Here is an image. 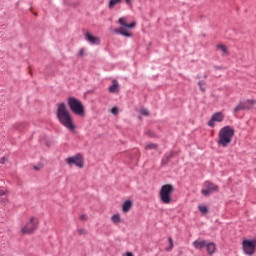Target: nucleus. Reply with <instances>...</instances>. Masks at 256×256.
Here are the masks:
<instances>
[{"instance_id":"1","label":"nucleus","mask_w":256,"mask_h":256,"mask_svg":"<svg viewBox=\"0 0 256 256\" xmlns=\"http://www.w3.org/2000/svg\"><path fill=\"white\" fill-rule=\"evenodd\" d=\"M56 117L63 127H66L69 131H75V121L67 110L65 103L57 104Z\"/></svg>"},{"instance_id":"2","label":"nucleus","mask_w":256,"mask_h":256,"mask_svg":"<svg viewBox=\"0 0 256 256\" xmlns=\"http://www.w3.org/2000/svg\"><path fill=\"white\" fill-rule=\"evenodd\" d=\"M233 137H235V129L231 126H224L218 133L217 144L220 147H229L231 141H233Z\"/></svg>"},{"instance_id":"3","label":"nucleus","mask_w":256,"mask_h":256,"mask_svg":"<svg viewBox=\"0 0 256 256\" xmlns=\"http://www.w3.org/2000/svg\"><path fill=\"white\" fill-rule=\"evenodd\" d=\"M68 105L74 115H78L79 117L85 116V106L83 105V102H81V100L75 97H69Z\"/></svg>"},{"instance_id":"4","label":"nucleus","mask_w":256,"mask_h":256,"mask_svg":"<svg viewBox=\"0 0 256 256\" xmlns=\"http://www.w3.org/2000/svg\"><path fill=\"white\" fill-rule=\"evenodd\" d=\"M175 193V188L171 184H165L162 186L160 190V201L164 203V205H169V203H173V198L171 195Z\"/></svg>"},{"instance_id":"5","label":"nucleus","mask_w":256,"mask_h":256,"mask_svg":"<svg viewBox=\"0 0 256 256\" xmlns=\"http://www.w3.org/2000/svg\"><path fill=\"white\" fill-rule=\"evenodd\" d=\"M37 227H39V219L31 217L30 220L22 227L21 231L24 235H31V233H35V231H37Z\"/></svg>"},{"instance_id":"6","label":"nucleus","mask_w":256,"mask_h":256,"mask_svg":"<svg viewBox=\"0 0 256 256\" xmlns=\"http://www.w3.org/2000/svg\"><path fill=\"white\" fill-rule=\"evenodd\" d=\"M215 191H219V186L215 185L211 181H206L201 193L204 195V197H209V195H211V193H215Z\"/></svg>"},{"instance_id":"7","label":"nucleus","mask_w":256,"mask_h":256,"mask_svg":"<svg viewBox=\"0 0 256 256\" xmlns=\"http://www.w3.org/2000/svg\"><path fill=\"white\" fill-rule=\"evenodd\" d=\"M68 165H76L78 169H83V155L76 154L75 156L69 157L66 159Z\"/></svg>"},{"instance_id":"8","label":"nucleus","mask_w":256,"mask_h":256,"mask_svg":"<svg viewBox=\"0 0 256 256\" xmlns=\"http://www.w3.org/2000/svg\"><path fill=\"white\" fill-rule=\"evenodd\" d=\"M243 250L246 255H255V242L251 240H244Z\"/></svg>"},{"instance_id":"9","label":"nucleus","mask_w":256,"mask_h":256,"mask_svg":"<svg viewBox=\"0 0 256 256\" xmlns=\"http://www.w3.org/2000/svg\"><path fill=\"white\" fill-rule=\"evenodd\" d=\"M225 119V116L221 112H216L212 115L210 121H208L207 125L209 127H215V122L216 123H221Z\"/></svg>"},{"instance_id":"10","label":"nucleus","mask_w":256,"mask_h":256,"mask_svg":"<svg viewBox=\"0 0 256 256\" xmlns=\"http://www.w3.org/2000/svg\"><path fill=\"white\" fill-rule=\"evenodd\" d=\"M85 40L90 44V45H101V38L94 36L91 34V32H87L85 34Z\"/></svg>"},{"instance_id":"11","label":"nucleus","mask_w":256,"mask_h":256,"mask_svg":"<svg viewBox=\"0 0 256 256\" xmlns=\"http://www.w3.org/2000/svg\"><path fill=\"white\" fill-rule=\"evenodd\" d=\"M118 22L120 23V25H122V27H125L126 29H133L137 25L136 22H132L131 24H128L127 18L125 17L119 18Z\"/></svg>"},{"instance_id":"12","label":"nucleus","mask_w":256,"mask_h":256,"mask_svg":"<svg viewBox=\"0 0 256 256\" xmlns=\"http://www.w3.org/2000/svg\"><path fill=\"white\" fill-rule=\"evenodd\" d=\"M115 33H117V35H123V37H133V33L129 32L125 27L115 29Z\"/></svg>"},{"instance_id":"13","label":"nucleus","mask_w":256,"mask_h":256,"mask_svg":"<svg viewBox=\"0 0 256 256\" xmlns=\"http://www.w3.org/2000/svg\"><path fill=\"white\" fill-rule=\"evenodd\" d=\"M209 241H207V240H195L194 242H193V247L195 248V249H199V250H201V249H205L206 247H207V243H208Z\"/></svg>"},{"instance_id":"14","label":"nucleus","mask_w":256,"mask_h":256,"mask_svg":"<svg viewBox=\"0 0 256 256\" xmlns=\"http://www.w3.org/2000/svg\"><path fill=\"white\" fill-rule=\"evenodd\" d=\"M132 208H133V201L131 200H126L122 205V211L124 213H129V211H131Z\"/></svg>"},{"instance_id":"15","label":"nucleus","mask_w":256,"mask_h":256,"mask_svg":"<svg viewBox=\"0 0 256 256\" xmlns=\"http://www.w3.org/2000/svg\"><path fill=\"white\" fill-rule=\"evenodd\" d=\"M245 109H251V107L247 106V102H240L234 109V113H239V111H245Z\"/></svg>"},{"instance_id":"16","label":"nucleus","mask_w":256,"mask_h":256,"mask_svg":"<svg viewBox=\"0 0 256 256\" xmlns=\"http://www.w3.org/2000/svg\"><path fill=\"white\" fill-rule=\"evenodd\" d=\"M206 249H207L208 255H213V253H215V251H217V247L215 246V243H213V242H208L206 245Z\"/></svg>"},{"instance_id":"17","label":"nucleus","mask_w":256,"mask_h":256,"mask_svg":"<svg viewBox=\"0 0 256 256\" xmlns=\"http://www.w3.org/2000/svg\"><path fill=\"white\" fill-rule=\"evenodd\" d=\"M109 93H119V82L113 80V85L108 88Z\"/></svg>"},{"instance_id":"18","label":"nucleus","mask_w":256,"mask_h":256,"mask_svg":"<svg viewBox=\"0 0 256 256\" xmlns=\"http://www.w3.org/2000/svg\"><path fill=\"white\" fill-rule=\"evenodd\" d=\"M216 49H218L219 51H222L223 57L229 55V50H227V46H225L224 44H218L216 46Z\"/></svg>"},{"instance_id":"19","label":"nucleus","mask_w":256,"mask_h":256,"mask_svg":"<svg viewBox=\"0 0 256 256\" xmlns=\"http://www.w3.org/2000/svg\"><path fill=\"white\" fill-rule=\"evenodd\" d=\"M173 157H175V152H169L168 154H165L163 163H169Z\"/></svg>"},{"instance_id":"20","label":"nucleus","mask_w":256,"mask_h":256,"mask_svg":"<svg viewBox=\"0 0 256 256\" xmlns=\"http://www.w3.org/2000/svg\"><path fill=\"white\" fill-rule=\"evenodd\" d=\"M157 147H159V145H157L156 143H150V144H147L144 149L146 151H155L157 150Z\"/></svg>"},{"instance_id":"21","label":"nucleus","mask_w":256,"mask_h":256,"mask_svg":"<svg viewBox=\"0 0 256 256\" xmlns=\"http://www.w3.org/2000/svg\"><path fill=\"white\" fill-rule=\"evenodd\" d=\"M123 0H110L109 2V9H113L114 7H116V5H119V3H121Z\"/></svg>"},{"instance_id":"22","label":"nucleus","mask_w":256,"mask_h":256,"mask_svg":"<svg viewBox=\"0 0 256 256\" xmlns=\"http://www.w3.org/2000/svg\"><path fill=\"white\" fill-rule=\"evenodd\" d=\"M207 85V82L203 81V80H200L198 82V87H200V91H202V93H205L206 91V88L205 86Z\"/></svg>"},{"instance_id":"23","label":"nucleus","mask_w":256,"mask_h":256,"mask_svg":"<svg viewBox=\"0 0 256 256\" xmlns=\"http://www.w3.org/2000/svg\"><path fill=\"white\" fill-rule=\"evenodd\" d=\"M111 221L112 223H120L121 221V216L119 214H114L112 217H111Z\"/></svg>"},{"instance_id":"24","label":"nucleus","mask_w":256,"mask_h":256,"mask_svg":"<svg viewBox=\"0 0 256 256\" xmlns=\"http://www.w3.org/2000/svg\"><path fill=\"white\" fill-rule=\"evenodd\" d=\"M198 209L200 212H202L203 215H205V213H208V211H209L207 206H199Z\"/></svg>"},{"instance_id":"25","label":"nucleus","mask_w":256,"mask_h":256,"mask_svg":"<svg viewBox=\"0 0 256 256\" xmlns=\"http://www.w3.org/2000/svg\"><path fill=\"white\" fill-rule=\"evenodd\" d=\"M141 115H144V117H149V110L147 108L140 109Z\"/></svg>"},{"instance_id":"26","label":"nucleus","mask_w":256,"mask_h":256,"mask_svg":"<svg viewBox=\"0 0 256 256\" xmlns=\"http://www.w3.org/2000/svg\"><path fill=\"white\" fill-rule=\"evenodd\" d=\"M169 246L166 248V251H172L173 250V239L168 238Z\"/></svg>"},{"instance_id":"27","label":"nucleus","mask_w":256,"mask_h":256,"mask_svg":"<svg viewBox=\"0 0 256 256\" xmlns=\"http://www.w3.org/2000/svg\"><path fill=\"white\" fill-rule=\"evenodd\" d=\"M14 127L15 129H18V131H23V127H25V124L23 123L15 124Z\"/></svg>"},{"instance_id":"28","label":"nucleus","mask_w":256,"mask_h":256,"mask_svg":"<svg viewBox=\"0 0 256 256\" xmlns=\"http://www.w3.org/2000/svg\"><path fill=\"white\" fill-rule=\"evenodd\" d=\"M111 113H112L113 115H119V108L113 107V108L111 109Z\"/></svg>"},{"instance_id":"29","label":"nucleus","mask_w":256,"mask_h":256,"mask_svg":"<svg viewBox=\"0 0 256 256\" xmlns=\"http://www.w3.org/2000/svg\"><path fill=\"white\" fill-rule=\"evenodd\" d=\"M78 234L79 235H87V231L83 228H80V229H78Z\"/></svg>"},{"instance_id":"30","label":"nucleus","mask_w":256,"mask_h":256,"mask_svg":"<svg viewBox=\"0 0 256 256\" xmlns=\"http://www.w3.org/2000/svg\"><path fill=\"white\" fill-rule=\"evenodd\" d=\"M80 220L81 221H87V214L80 215Z\"/></svg>"},{"instance_id":"31","label":"nucleus","mask_w":256,"mask_h":256,"mask_svg":"<svg viewBox=\"0 0 256 256\" xmlns=\"http://www.w3.org/2000/svg\"><path fill=\"white\" fill-rule=\"evenodd\" d=\"M79 55H80V57H83V55H85V49H80V51H79Z\"/></svg>"},{"instance_id":"32","label":"nucleus","mask_w":256,"mask_h":256,"mask_svg":"<svg viewBox=\"0 0 256 256\" xmlns=\"http://www.w3.org/2000/svg\"><path fill=\"white\" fill-rule=\"evenodd\" d=\"M246 103H249L250 105H255L256 101L255 100H247Z\"/></svg>"},{"instance_id":"33","label":"nucleus","mask_w":256,"mask_h":256,"mask_svg":"<svg viewBox=\"0 0 256 256\" xmlns=\"http://www.w3.org/2000/svg\"><path fill=\"white\" fill-rule=\"evenodd\" d=\"M214 68L218 71H221L223 69V66H215Z\"/></svg>"},{"instance_id":"34","label":"nucleus","mask_w":256,"mask_h":256,"mask_svg":"<svg viewBox=\"0 0 256 256\" xmlns=\"http://www.w3.org/2000/svg\"><path fill=\"white\" fill-rule=\"evenodd\" d=\"M5 161H7V157H3L0 161V163H2L4 165Z\"/></svg>"},{"instance_id":"35","label":"nucleus","mask_w":256,"mask_h":256,"mask_svg":"<svg viewBox=\"0 0 256 256\" xmlns=\"http://www.w3.org/2000/svg\"><path fill=\"white\" fill-rule=\"evenodd\" d=\"M3 195H5V191L0 189V197H3Z\"/></svg>"},{"instance_id":"36","label":"nucleus","mask_w":256,"mask_h":256,"mask_svg":"<svg viewBox=\"0 0 256 256\" xmlns=\"http://www.w3.org/2000/svg\"><path fill=\"white\" fill-rule=\"evenodd\" d=\"M34 169H35L36 171H39V169H41V167L34 166Z\"/></svg>"},{"instance_id":"37","label":"nucleus","mask_w":256,"mask_h":256,"mask_svg":"<svg viewBox=\"0 0 256 256\" xmlns=\"http://www.w3.org/2000/svg\"><path fill=\"white\" fill-rule=\"evenodd\" d=\"M127 5H131V0H125Z\"/></svg>"},{"instance_id":"38","label":"nucleus","mask_w":256,"mask_h":256,"mask_svg":"<svg viewBox=\"0 0 256 256\" xmlns=\"http://www.w3.org/2000/svg\"><path fill=\"white\" fill-rule=\"evenodd\" d=\"M208 75L207 74H204L203 78L204 79H207Z\"/></svg>"},{"instance_id":"39","label":"nucleus","mask_w":256,"mask_h":256,"mask_svg":"<svg viewBox=\"0 0 256 256\" xmlns=\"http://www.w3.org/2000/svg\"><path fill=\"white\" fill-rule=\"evenodd\" d=\"M196 79H201V76L197 75V76H196Z\"/></svg>"}]
</instances>
